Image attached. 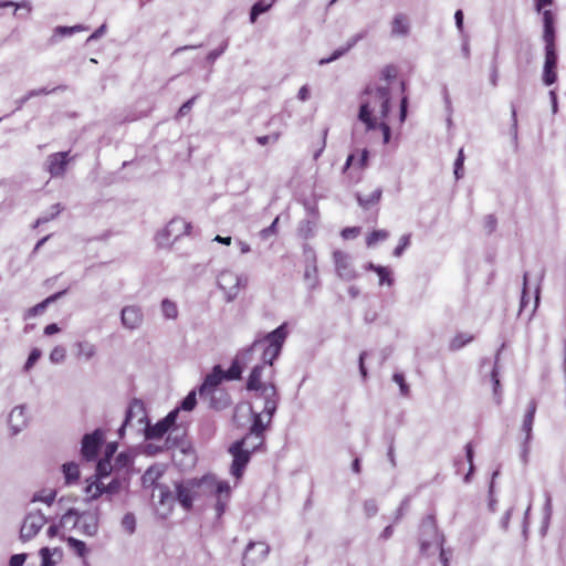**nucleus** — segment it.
Segmentation results:
<instances>
[{"label": "nucleus", "instance_id": "f257e3e1", "mask_svg": "<svg viewBox=\"0 0 566 566\" xmlns=\"http://www.w3.org/2000/svg\"><path fill=\"white\" fill-rule=\"evenodd\" d=\"M289 335L287 324L283 323L277 328L266 334L264 337L255 339L253 344L245 349L242 356H251L255 352L261 353L262 364L255 365L248 378L247 389L253 391L254 399L262 400L263 406L260 411H254L252 407L250 411L254 418L255 413H260L261 418L266 417L264 424L269 426L272 417L276 411L280 396L275 385L272 382V364L281 354L283 344Z\"/></svg>", "mask_w": 566, "mask_h": 566}, {"label": "nucleus", "instance_id": "f03ea898", "mask_svg": "<svg viewBox=\"0 0 566 566\" xmlns=\"http://www.w3.org/2000/svg\"><path fill=\"white\" fill-rule=\"evenodd\" d=\"M390 92L388 86L368 84L360 95L357 119L366 132L376 130L378 120L385 119L390 109Z\"/></svg>", "mask_w": 566, "mask_h": 566}, {"label": "nucleus", "instance_id": "7ed1b4c3", "mask_svg": "<svg viewBox=\"0 0 566 566\" xmlns=\"http://www.w3.org/2000/svg\"><path fill=\"white\" fill-rule=\"evenodd\" d=\"M266 424L261 418L260 413L254 415V421H252L249 433L241 440L237 441L234 444L230 447V453L233 455V461L231 464V474L237 479H240L243 474L244 468L250 460V452L248 450H243V446H248L251 439L256 440L255 443L252 444V450L254 451L260 446L263 444L264 441V431L266 429Z\"/></svg>", "mask_w": 566, "mask_h": 566}, {"label": "nucleus", "instance_id": "20e7f679", "mask_svg": "<svg viewBox=\"0 0 566 566\" xmlns=\"http://www.w3.org/2000/svg\"><path fill=\"white\" fill-rule=\"evenodd\" d=\"M224 378L220 366H216L211 374L207 375L203 384L199 388L200 398H210V403L216 409H221L229 403L228 396L218 390V386Z\"/></svg>", "mask_w": 566, "mask_h": 566}, {"label": "nucleus", "instance_id": "39448f33", "mask_svg": "<svg viewBox=\"0 0 566 566\" xmlns=\"http://www.w3.org/2000/svg\"><path fill=\"white\" fill-rule=\"evenodd\" d=\"M444 537L439 533L432 515L424 517L420 525V549L424 555L434 554L443 545Z\"/></svg>", "mask_w": 566, "mask_h": 566}, {"label": "nucleus", "instance_id": "423d86ee", "mask_svg": "<svg viewBox=\"0 0 566 566\" xmlns=\"http://www.w3.org/2000/svg\"><path fill=\"white\" fill-rule=\"evenodd\" d=\"M245 283V279L231 270H222L217 279V284L223 291L228 303L233 302L238 297Z\"/></svg>", "mask_w": 566, "mask_h": 566}, {"label": "nucleus", "instance_id": "0eeeda50", "mask_svg": "<svg viewBox=\"0 0 566 566\" xmlns=\"http://www.w3.org/2000/svg\"><path fill=\"white\" fill-rule=\"evenodd\" d=\"M147 420V413L145 405L139 399H133L126 410L124 423L118 430V434L122 438L126 427H135L137 431H142Z\"/></svg>", "mask_w": 566, "mask_h": 566}, {"label": "nucleus", "instance_id": "6e6552de", "mask_svg": "<svg viewBox=\"0 0 566 566\" xmlns=\"http://www.w3.org/2000/svg\"><path fill=\"white\" fill-rule=\"evenodd\" d=\"M191 223L182 218H174L169 221L166 228L158 233L157 241L159 245H170L185 234H189Z\"/></svg>", "mask_w": 566, "mask_h": 566}, {"label": "nucleus", "instance_id": "1a4fd4ad", "mask_svg": "<svg viewBox=\"0 0 566 566\" xmlns=\"http://www.w3.org/2000/svg\"><path fill=\"white\" fill-rule=\"evenodd\" d=\"M178 413H179V409L176 408V409L171 410L164 419L159 420L154 426H151L147 419L146 423L142 430L144 432L145 439L154 440V439L163 438L175 424Z\"/></svg>", "mask_w": 566, "mask_h": 566}, {"label": "nucleus", "instance_id": "9d476101", "mask_svg": "<svg viewBox=\"0 0 566 566\" xmlns=\"http://www.w3.org/2000/svg\"><path fill=\"white\" fill-rule=\"evenodd\" d=\"M46 523V517L41 511L30 512L23 520L20 528V539L28 542L32 539Z\"/></svg>", "mask_w": 566, "mask_h": 566}, {"label": "nucleus", "instance_id": "9b49d317", "mask_svg": "<svg viewBox=\"0 0 566 566\" xmlns=\"http://www.w3.org/2000/svg\"><path fill=\"white\" fill-rule=\"evenodd\" d=\"M557 53L555 43H545V62L543 69V82L549 86L557 80Z\"/></svg>", "mask_w": 566, "mask_h": 566}, {"label": "nucleus", "instance_id": "f8f14e48", "mask_svg": "<svg viewBox=\"0 0 566 566\" xmlns=\"http://www.w3.org/2000/svg\"><path fill=\"white\" fill-rule=\"evenodd\" d=\"M270 547L263 542H250L245 548L242 564L243 566H254L261 563L269 555Z\"/></svg>", "mask_w": 566, "mask_h": 566}, {"label": "nucleus", "instance_id": "ddd939ff", "mask_svg": "<svg viewBox=\"0 0 566 566\" xmlns=\"http://www.w3.org/2000/svg\"><path fill=\"white\" fill-rule=\"evenodd\" d=\"M8 422L12 434H18L24 430L30 422V415L27 406H15L9 413Z\"/></svg>", "mask_w": 566, "mask_h": 566}, {"label": "nucleus", "instance_id": "4468645a", "mask_svg": "<svg viewBox=\"0 0 566 566\" xmlns=\"http://www.w3.org/2000/svg\"><path fill=\"white\" fill-rule=\"evenodd\" d=\"M103 440V432L97 429L91 434H85L82 440V455L85 460H95Z\"/></svg>", "mask_w": 566, "mask_h": 566}, {"label": "nucleus", "instance_id": "2eb2a0df", "mask_svg": "<svg viewBox=\"0 0 566 566\" xmlns=\"http://www.w3.org/2000/svg\"><path fill=\"white\" fill-rule=\"evenodd\" d=\"M335 269L337 275L345 281H350L356 277V271L352 265L350 258L343 251H335L333 253Z\"/></svg>", "mask_w": 566, "mask_h": 566}, {"label": "nucleus", "instance_id": "dca6fc26", "mask_svg": "<svg viewBox=\"0 0 566 566\" xmlns=\"http://www.w3.org/2000/svg\"><path fill=\"white\" fill-rule=\"evenodd\" d=\"M120 321L125 328L127 329H137L142 326L144 322V314L139 306L137 305H128L123 307L120 312Z\"/></svg>", "mask_w": 566, "mask_h": 566}, {"label": "nucleus", "instance_id": "f3484780", "mask_svg": "<svg viewBox=\"0 0 566 566\" xmlns=\"http://www.w3.org/2000/svg\"><path fill=\"white\" fill-rule=\"evenodd\" d=\"M213 482V494L216 496V512L217 516L220 517L227 510L228 502L231 495V488L227 481H212Z\"/></svg>", "mask_w": 566, "mask_h": 566}, {"label": "nucleus", "instance_id": "a211bd4d", "mask_svg": "<svg viewBox=\"0 0 566 566\" xmlns=\"http://www.w3.org/2000/svg\"><path fill=\"white\" fill-rule=\"evenodd\" d=\"M69 151L52 154L46 159V169L51 177H61L66 170L69 164Z\"/></svg>", "mask_w": 566, "mask_h": 566}, {"label": "nucleus", "instance_id": "6ab92c4d", "mask_svg": "<svg viewBox=\"0 0 566 566\" xmlns=\"http://www.w3.org/2000/svg\"><path fill=\"white\" fill-rule=\"evenodd\" d=\"M78 531L86 536H94L98 531V517L96 513L85 512L80 514Z\"/></svg>", "mask_w": 566, "mask_h": 566}, {"label": "nucleus", "instance_id": "aec40b11", "mask_svg": "<svg viewBox=\"0 0 566 566\" xmlns=\"http://www.w3.org/2000/svg\"><path fill=\"white\" fill-rule=\"evenodd\" d=\"M537 409V402L535 399H532L528 405L526 412L524 415L522 431L525 433V443H528L532 439V428L534 422V417Z\"/></svg>", "mask_w": 566, "mask_h": 566}, {"label": "nucleus", "instance_id": "412c9836", "mask_svg": "<svg viewBox=\"0 0 566 566\" xmlns=\"http://www.w3.org/2000/svg\"><path fill=\"white\" fill-rule=\"evenodd\" d=\"M366 36V32H360L356 35H354L346 44V46L342 48V49H338L336 51H334V53L329 56V57H326V59H322L319 60V65H325V64H328L337 59H339L340 56H343L346 52H348L353 46L356 45V43L358 41H360L361 39H364Z\"/></svg>", "mask_w": 566, "mask_h": 566}, {"label": "nucleus", "instance_id": "4be33fe9", "mask_svg": "<svg viewBox=\"0 0 566 566\" xmlns=\"http://www.w3.org/2000/svg\"><path fill=\"white\" fill-rule=\"evenodd\" d=\"M76 357L85 361L91 360L97 354V347L90 340H80L75 344Z\"/></svg>", "mask_w": 566, "mask_h": 566}, {"label": "nucleus", "instance_id": "5701e85b", "mask_svg": "<svg viewBox=\"0 0 566 566\" xmlns=\"http://www.w3.org/2000/svg\"><path fill=\"white\" fill-rule=\"evenodd\" d=\"M176 496L178 502L182 505L185 510L191 509L193 502V491L191 486L185 484H177Z\"/></svg>", "mask_w": 566, "mask_h": 566}, {"label": "nucleus", "instance_id": "b1692460", "mask_svg": "<svg viewBox=\"0 0 566 566\" xmlns=\"http://www.w3.org/2000/svg\"><path fill=\"white\" fill-rule=\"evenodd\" d=\"M543 11V22H544V34L543 39L545 43H554L555 40V31H554V17L551 10H542Z\"/></svg>", "mask_w": 566, "mask_h": 566}, {"label": "nucleus", "instance_id": "393cba45", "mask_svg": "<svg viewBox=\"0 0 566 566\" xmlns=\"http://www.w3.org/2000/svg\"><path fill=\"white\" fill-rule=\"evenodd\" d=\"M244 354H245V350L242 352L237 357V359L233 361L231 367L228 369L227 375L224 377H227L228 379H238L241 377L242 369H243L241 364L245 365L250 360V356H245L244 358L242 357Z\"/></svg>", "mask_w": 566, "mask_h": 566}, {"label": "nucleus", "instance_id": "a878e982", "mask_svg": "<svg viewBox=\"0 0 566 566\" xmlns=\"http://www.w3.org/2000/svg\"><path fill=\"white\" fill-rule=\"evenodd\" d=\"M409 32V22L403 14L395 15L391 23L392 35H406Z\"/></svg>", "mask_w": 566, "mask_h": 566}, {"label": "nucleus", "instance_id": "bb28decb", "mask_svg": "<svg viewBox=\"0 0 566 566\" xmlns=\"http://www.w3.org/2000/svg\"><path fill=\"white\" fill-rule=\"evenodd\" d=\"M80 513L76 510H69L60 520V526L63 528H77Z\"/></svg>", "mask_w": 566, "mask_h": 566}, {"label": "nucleus", "instance_id": "cd10ccee", "mask_svg": "<svg viewBox=\"0 0 566 566\" xmlns=\"http://www.w3.org/2000/svg\"><path fill=\"white\" fill-rule=\"evenodd\" d=\"M381 195V188H377L367 197H363L359 193L356 197L359 206L364 209H368L370 206L377 203L380 200Z\"/></svg>", "mask_w": 566, "mask_h": 566}, {"label": "nucleus", "instance_id": "c85d7f7f", "mask_svg": "<svg viewBox=\"0 0 566 566\" xmlns=\"http://www.w3.org/2000/svg\"><path fill=\"white\" fill-rule=\"evenodd\" d=\"M66 293V291H61V292H57L51 296H49L46 300H44L43 302L36 304L35 306L29 308L28 311V316L31 317V316H35L40 313H42L46 305L51 302H54L56 301L57 298H60L62 295H64Z\"/></svg>", "mask_w": 566, "mask_h": 566}, {"label": "nucleus", "instance_id": "c756f323", "mask_svg": "<svg viewBox=\"0 0 566 566\" xmlns=\"http://www.w3.org/2000/svg\"><path fill=\"white\" fill-rule=\"evenodd\" d=\"M63 474L67 484L76 482L80 478L78 465L73 462L63 464Z\"/></svg>", "mask_w": 566, "mask_h": 566}, {"label": "nucleus", "instance_id": "7c9ffc66", "mask_svg": "<svg viewBox=\"0 0 566 566\" xmlns=\"http://www.w3.org/2000/svg\"><path fill=\"white\" fill-rule=\"evenodd\" d=\"M500 353L496 355L495 365L491 371V380L493 384V394L496 400V403H501L502 397H501V384L499 379V371H497V361H499Z\"/></svg>", "mask_w": 566, "mask_h": 566}, {"label": "nucleus", "instance_id": "2f4dec72", "mask_svg": "<svg viewBox=\"0 0 566 566\" xmlns=\"http://www.w3.org/2000/svg\"><path fill=\"white\" fill-rule=\"evenodd\" d=\"M155 490H158L159 492V504L170 507L175 501V495L172 492L167 486L161 484H156Z\"/></svg>", "mask_w": 566, "mask_h": 566}, {"label": "nucleus", "instance_id": "473e14b6", "mask_svg": "<svg viewBox=\"0 0 566 566\" xmlns=\"http://www.w3.org/2000/svg\"><path fill=\"white\" fill-rule=\"evenodd\" d=\"M397 76V69L392 65L385 66L380 72V81L384 82V84L376 83L379 86H388L390 88L391 82Z\"/></svg>", "mask_w": 566, "mask_h": 566}, {"label": "nucleus", "instance_id": "72a5a7b5", "mask_svg": "<svg viewBox=\"0 0 566 566\" xmlns=\"http://www.w3.org/2000/svg\"><path fill=\"white\" fill-rule=\"evenodd\" d=\"M273 6L272 2H264V1H258L255 2L252 8H251V11H250V22L251 23H254L258 19V17L261 14V13H264L266 11H269L271 9V7Z\"/></svg>", "mask_w": 566, "mask_h": 566}, {"label": "nucleus", "instance_id": "f704fd0d", "mask_svg": "<svg viewBox=\"0 0 566 566\" xmlns=\"http://www.w3.org/2000/svg\"><path fill=\"white\" fill-rule=\"evenodd\" d=\"M104 490H105V484L101 481H95V482L90 483L85 488V493H86L88 500H96L104 493Z\"/></svg>", "mask_w": 566, "mask_h": 566}, {"label": "nucleus", "instance_id": "c9c22d12", "mask_svg": "<svg viewBox=\"0 0 566 566\" xmlns=\"http://www.w3.org/2000/svg\"><path fill=\"white\" fill-rule=\"evenodd\" d=\"M161 312L165 318L175 319L178 316L177 304L168 298H165L161 302Z\"/></svg>", "mask_w": 566, "mask_h": 566}, {"label": "nucleus", "instance_id": "e433bc0d", "mask_svg": "<svg viewBox=\"0 0 566 566\" xmlns=\"http://www.w3.org/2000/svg\"><path fill=\"white\" fill-rule=\"evenodd\" d=\"M304 279L310 282V286L313 289L317 285V266L315 264V258L313 262L307 264L304 271Z\"/></svg>", "mask_w": 566, "mask_h": 566}, {"label": "nucleus", "instance_id": "4c0bfd02", "mask_svg": "<svg viewBox=\"0 0 566 566\" xmlns=\"http://www.w3.org/2000/svg\"><path fill=\"white\" fill-rule=\"evenodd\" d=\"M55 496H56L55 490H49V491L43 490L33 495L32 502H43L48 505H51L54 502Z\"/></svg>", "mask_w": 566, "mask_h": 566}, {"label": "nucleus", "instance_id": "58836bf2", "mask_svg": "<svg viewBox=\"0 0 566 566\" xmlns=\"http://www.w3.org/2000/svg\"><path fill=\"white\" fill-rule=\"evenodd\" d=\"M69 547L80 557H85L87 554L86 544L83 541L76 539L74 537L67 538Z\"/></svg>", "mask_w": 566, "mask_h": 566}, {"label": "nucleus", "instance_id": "ea45409f", "mask_svg": "<svg viewBox=\"0 0 566 566\" xmlns=\"http://www.w3.org/2000/svg\"><path fill=\"white\" fill-rule=\"evenodd\" d=\"M120 525L127 534H129V535L134 534L136 531L135 515L130 512L126 513L122 518Z\"/></svg>", "mask_w": 566, "mask_h": 566}, {"label": "nucleus", "instance_id": "a19ab883", "mask_svg": "<svg viewBox=\"0 0 566 566\" xmlns=\"http://www.w3.org/2000/svg\"><path fill=\"white\" fill-rule=\"evenodd\" d=\"M389 238L387 230H375L366 239L367 247H374L379 241H385Z\"/></svg>", "mask_w": 566, "mask_h": 566}, {"label": "nucleus", "instance_id": "79ce46f5", "mask_svg": "<svg viewBox=\"0 0 566 566\" xmlns=\"http://www.w3.org/2000/svg\"><path fill=\"white\" fill-rule=\"evenodd\" d=\"M377 274L379 276V284L391 286L394 284L392 272L387 266L377 268Z\"/></svg>", "mask_w": 566, "mask_h": 566}, {"label": "nucleus", "instance_id": "37998d69", "mask_svg": "<svg viewBox=\"0 0 566 566\" xmlns=\"http://www.w3.org/2000/svg\"><path fill=\"white\" fill-rule=\"evenodd\" d=\"M497 55H499V51L496 49L494 52L492 62H491V67H490V83L493 87H496L497 83H499Z\"/></svg>", "mask_w": 566, "mask_h": 566}, {"label": "nucleus", "instance_id": "c03bdc74", "mask_svg": "<svg viewBox=\"0 0 566 566\" xmlns=\"http://www.w3.org/2000/svg\"><path fill=\"white\" fill-rule=\"evenodd\" d=\"M65 357H66V350L63 346H55L51 353H50V361L52 364H60V363H63L65 360Z\"/></svg>", "mask_w": 566, "mask_h": 566}, {"label": "nucleus", "instance_id": "a18cd8bd", "mask_svg": "<svg viewBox=\"0 0 566 566\" xmlns=\"http://www.w3.org/2000/svg\"><path fill=\"white\" fill-rule=\"evenodd\" d=\"M472 340V336H468L465 334H459L457 335L451 342H450V348L452 350H458L462 348L464 345L470 343Z\"/></svg>", "mask_w": 566, "mask_h": 566}, {"label": "nucleus", "instance_id": "49530a36", "mask_svg": "<svg viewBox=\"0 0 566 566\" xmlns=\"http://www.w3.org/2000/svg\"><path fill=\"white\" fill-rule=\"evenodd\" d=\"M160 473L158 470L154 468H149L143 475V485L150 486L155 484V481L159 478Z\"/></svg>", "mask_w": 566, "mask_h": 566}, {"label": "nucleus", "instance_id": "de8ad7c7", "mask_svg": "<svg viewBox=\"0 0 566 566\" xmlns=\"http://www.w3.org/2000/svg\"><path fill=\"white\" fill-rule=\"evenodd\" d=\"M410 239H411V234L410 233L403 234L399 239V244L395 248L392 254L395 256H397V258L401 256L403 251L409 247Z\"/></svg>", "mask_w": 566, "mask_h": 566}, {"label": "nucleus", "instance_id": "09e8293b", "mask_svg": "<svg viewBox=\"0 0 566 566\" xmlns=\"http://www.w3.org/2000/svg\"><path fill=\"white\" fill-rule=\"evenodd\" d=\"M57 90H65V87L64 86H57V87H54L52 90H46V88L31 90L22 98L21 104H23L24 102H27L28 99H30L32 97H35V96H39V95H42V94H50V93H53V92H55Z\"/></svg>", "mask_w": 566, "mask_h": 566}, {"label": "nucleus", "instance_id": "8fccbe9b", "mask_svg": "<svg viewBox=\"0 0 566 566\" xmlns=\"http://www.w3.org/2000/svg\"><path fill=\"white\" fill-rule=\"evenodd\" d=\"M197 400H196V392L190 391L186 398L181 401L180 408L185 411H191L196 407Z\"/></svg>", "mask_w": 566, "mask_h": 566}, {"label": "nucleus", "instance_id": "3c124183", "mask_svg": "<svg viewBox=\"0 0 566 566\" xmlns=\"http://www.w3.org/2000/svg\"><path fill=\"white\" fill-rule=\"evenodd\" d=\"M42 353L39 348H33L24 364V371H29L33 366L34 364L39 360V358L41 357Z\"/></svg>", "mask_w": 566, "mask_h": 566}, {"label": "nucleus", "instance_id": "603ef678", "mask_svg": "<svg viewBox=\"0 0 566 566\" xmlns=\"http://www.w3.org/2000/svg\"><path fill=\"white\" fill-rule=\"evenodd\" d=\"M394 381L399 386L402 396L409 395V386L406 384L405 376L401 373H395L392 376Z\"/></svg>", "mask_w": 566, "mask_h": 566}, {"label": "nucleus", "instance_id": "864d4df0", "mask_svg": "<svg viewBox=\"0 0 566 566\" xmlns=\"http://www.w3.org/2000/svg\"><path fill=\"white\" fill-rule=\"evenodd\" d=\"M52 209L54 210L50 216H42L40 218L36 219L35 223H34V228L39 227L40 224H44L49 221H51L53 218H55L60 212H61V206L59 203L54 205L52 207Z\"/></svg>", "mask_w": 566, "mask_h": 566}, {"label": "nucleus", "instance_id": "5fc2aeb1", "mask_svg": "<svg viewBox=\"0 0 566 566\" xmlns=\"http://www.w3.org/2000/svg\"><path fill=\"white\" fill-rule=\"evenodd\" d=\"M376 129H380L382 133V142L384 144H388L390 140L391 132L389 125L385 122V119L378 120V125Z\"/></svg>", "mask_w": 566, "mask_h": 566}, {"label": "nucleus", "instance_id": "6e6d98bb", "mask_svg": "<svg viewBox=\"0 0 566 566\" xmlns=\"http://www.w3.org/2000/svg\"><path fill=\"white\" fill-rule=\"evenodd\" d=\"M279 218L276 217L273 222L268 227L260 231V237L263 240L269 239L272 234L276 233V227H277Z\"/></svg>", "mask_w": 566, "mask_h": 566}, {"label": "nucleus", "instance_id": "4d7b16f0", "mask_svg": "<svg viewBox=\"0 0 566 566\" xmlns=\"http://www.w3.org/2000/svg\"><path fill=\"white\" fill-rule=\"evenodd\" d=\"M465 453H467L468 462L470 464V470H469V473L464 476V482H469L470 481V474L474 470V467H473V448H472V444L470 442L465 446Z\"/></svg>", "mask_w": 566, "mask_h": 566}, {"label": "nucleus", "instance_id": "13d9d810", "mask_svg": "<svg viewBox=\"0 0 566 566\" xmlns=\"http://www.w3.org/2000/svg\"><path fill=\"white\" fill-rule=\"evenodd\" d=\"M227 48H228V41H223L222 44L218 49L209 52V54L207 55V60L210 62H214L221 54H223V52L227 50Z\"/></svg>", "mask_w": 566, "mask_h": 566}, {"label": "nucleus", "instance_id": "bf43d9fd", "mask_svg": "<svg viewBox=\"0 0 566 566\" xmlns=\"http://www.w3.org/2000/svg\"><path fill=\"white\" fill-rule=\"evenodd\" d=\"M280 138V134L279 133H275V134H272V135H265V136H259L256 137V143L259 145H266L269 143H276Z\"/></svg>", "mask_w": 566, "mask_h": 566}, {"label": "nucleus", "instance_id": "052dcab7", "mask_svg": "<svg viewBox=\"0 0 566 566\" xmlns=\"http://www.w3.org/2000/svg\"><path fill=\"white\" fill-rule=\"evenodd\" d=\"M40 555L42 558L41 566H53L54 563L51 558V552L48 547H43L40 549Z\"/></svg>", "mask_w": 566, "mask_h": 566}, {"label": "nucleus", "instance_id": "680f3d73", "mask_svg": "<svg viewBox=\"0 0 566 566\" xmlns=\"http://www.w3.org/2000/svg\"><path fill=\"white\" fill-rule=\"evenodd\" d=\"M364 510L367 516H373L377 513L378 506L375 500H367L364 503Z\"/></svg>", "mask_w": 566, "mask_h": 566}, {"label": "nucleus", "instance_id": "e2e57ef3", "mask_svg": "<svg viewBox=\"0 0 566 566\" xmlns=\"http://www.w3.org/2000/svg\"><path fill=\"white\" fill-rule=\"evenodd\" d=\"M12 6H14L17 10H18V9L23 8V9H25L28 12H30V11H31V6H30L28 2H23V3H14V2H12V1H4V0H0V9H1V8H6V7H12Z\"/></svg>", "mask_w": 566, "mask_h": 566}, {"label": "nucleus", "instance_id": "0e129e2a", "mask_svg": "<svg viewBox=\"0 0 566 566\" xmlns=\"http://www.w3.org/2000/svg\"><path fill=\"white\" fill-rule=\"evenodd\" d=\"M196 99H197V96H193L190 99H188L187 102H185L178 111V116L181 117V116L187 115L190 112Z\"/></svg>", "mask_w": 566, "mask_h": 566}, {"label": "nucleus", "instance_id": "69168bd1", "mask_svg": "<svg viewBox=\"0 0 566 566\" xmlns=\"http://www.w3.org/2000/svg\"><path fill=\"white\" fill-rule=\"evenodd\" d=\"M120 489V482L116 479H113L107 485H105L104 493L114 494L117 493Z\"/></svg>", "mask_w": 566, "mask_h": 566}, {"label": "nucleus", "instance_id": "338daca9", "mask_svg": "<svg viewBox=\"0 0 566 566\" xmlns=\"http://www.w3.org/2000/svg\"><path fill=\"white\" fill-rule=\"evenodd\" d=\"M25 559H27V554L12 555L9 560V566H23Z\"/></svg>", "mask_w": 566, "mask_h": 566}, {"label": "nucleus", "instance_id": "774afa93", "mask_svg": "<svg viewBox=\"0 0 566 566\" xmlns=\"http://www.w3.org/2000/svg\"><path fill=\"white\" fill-rule=\"evenodd\" d=\"M111 471V463L108 459L101 460L97 463V472L102 475H107Z\"/></svg>", "mask_w": 566, "mask_h": 566}]
</instances>
